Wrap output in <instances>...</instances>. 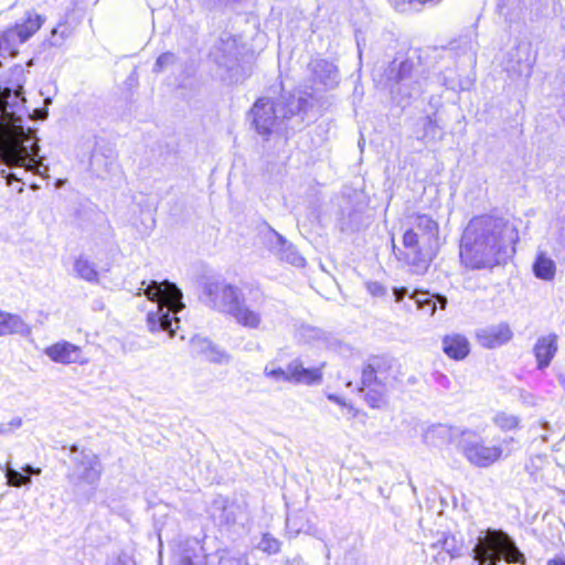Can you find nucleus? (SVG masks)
<instances>
[{
    "label": "nucleus",
    "instance_id": "1",
    "mask_svg": "<svg viewBox=\"0 0 565 565\" xmlns=\"http://www.w3.org/2000/svg\"><path fill=\"white\" fill-rule=\"evenodd\" d=\"M516 228L502 217L476 216L466 226L460 244V260L472 270L491 269L513 253Z\"/></svg>",
    "mask_w": 565,
    "mask_h": 565
},
{
    "label": "nucleus",
    "instance_id": "2",
    "mask_svg": "<svg viewBox=\"0 0 565 565\" xmlns=\"http://www.w3.org/2000/svg\"><path fill=\"white\" fill-rule=\"evenodd\" d=\"M24 102L22 89L0 88V110L8 117L10 125V139L3 147V154L10 164L25 167L40 173L43 158L39 154L35 129L25 127L22 117L17 115V110Z\"/></svg>",
    "mask_w": 565,
    "mask_h": 565
},
{
    "label": "nucleus",
    "instance_id": "3",
    "mask_svg": "<svg viewBox=\"0 0 565 565\" xmlns=\"http://www.w3.org/2000/svg\"><path fill=\"white\" fill-rule=\"evenodd\" d=\"M411 220L412 226L403 235L405 250L398 252L414 274L423 275L436 256L439 226L426 214H416Z\"/></svg>",
    "mask_w": 565,
    "mask_h": 565
},
{
    "label": "nucleus",
    "instance_id": "4",
    "mask_svg": "<svg viewBox=\"0 0 565 565\" xmlns=\"http://www.w3.org/2000/svg\"><path fill=\"white\" fill-rule=\"evenodd\" d=\"M374 81L405 97L420 95L427 85L426 70L416 51L397 55L386 67L375 70Z\"/></svg>",
    "mask_w": 565,
    "mask_h": 565
},
{
    "label": "nucleus",
    "instance_id": "5",
    "mask_svg": "<svg viewBox=\"0 0 565 565\" xmlns=\"http://www.w3.org/2000/svg\"><path fill=\"white\" fill-rule=\"evenodd\" d=\"M145 296L157 303V310L148 312L147 327L150 332L166 331L172 338L179 329L180 320L171 318L170 313H178L184 308L182 291L178 286L168 280H151L143 290Z\"/></svg>",
    "mask_w": 565,
    "mask_h": 565
},
{
    "label": "nucleus",
    "instance_id": "6",
    "mask_svg": "<svg viewBox=\"0 0 565 565\" xmlns=\"http://www.w3.org/2000/svg\"><path fill=\"white\" fill-rule=\"evenodd\" d=\"M308 105L309 99L302 96L290 95L288 98L281 97L277 102L269 98H259L255 102L249 114L256 131L264 137H268L273 132L281 130L287 119L297 113L306 111Z\"/></svg>",
    "mask_w": 565,
    "mask_h": 565
},
{
    "label": "nucleus",
    "instance_id": "7",
    "mask_svg": "<svg viewBox=\"0 0 565 565\" xmlns=\"http://www.w3.org/2000/svg\"><path fill=\"white\" fill-rule=\"evenodd\" d=\"M472 553L478 565H498L501 559L508 563H525V556L515 542L501 530H489L484 537H479Z\"/></svg>",
    "mask_w": 565,
    "mask_h": 565
},
{
    "label": "nucleus",
    "instance_id": "8",
    "mask_svg": "<svg viewBox=\"0 0 565 565\" xmlns=\"http://www.w3.org/2000/svg\"><path fill=\"white\" fill-rule=\"evenodd\" d=\"M307 369L303 366L301 360L295 359L288 363L286 370L276 366L270 362L264 369V375L275 382H289L295 384L316 385L322 382V367Z\"/></svg>",
    "mask_w": 565,
    "mask_h": 565
},
{
    "label": "nucleus",
    "instance_id": "9",
    "mask_svg": "<svg viewBox=\"0 0 565 565\" xmlns=\"http://www.w3.org/2000/svg\"><path fill=\"white\" fill-rule=\"evenodd\" d=\"M458 447L466 459L477 467H489L502 455L499 446H486L481 438L473 431L465 430L458 440Z\"/></svg>",
    "mask_w": 565,
    "mask_h": 565
},
{
    "label": "nucleus",
    "instance_id": "10",
    "mask_svg": "<svg viewBox=\"0 0 565 565\" xmlns=\"http://www.w3.org/2000/svg\"><path fill=\"white\" fill-rule=\"evenodd\" d=\"M241 290L223 280H210L203 287V300L206 306L231 315L242 300Z\"/></svg>",
    "mask_w": 565,
    "mask_h": 565
},
{
    "label": "nucleus",
    "instance_id": "11",
    "mask_svg": "<svg viewBox=\"0 0 565 565\" xmlns=\"http://www.w3.org/2000/svg\"><path fill=\"white\" fill-rule=\"evenodd\" d=\"M71 457L74 463V477L79 483L96 484L103 472L99 457L92 450H78L76 445L71 448Z\"/></svg>",
    "mask_w": 565,
    "mask_h": 565
},
{
    "label": "nucleus",
    "instance_id": "12",
    "mask_svg": "<svg viewBox=\"0 0 565 565\" xmlns=\"http://www.w3.org/2000/svg\"><path fill=\"white\" fill-rule=\"evenodd\" d=\"M310 81L315 85L333 88L339 83V70L331 62L322 57H315L308 64Z\"/></svg>",
    "mask_w": 565,
    "mask_h": 565
},
{
    "label": "nucleus",
    "instance_id": "13",
    "mask_svg": "<svg viewBox=\"0 0 565 565\" xmlns=\"http://www.w3.org/2000/svg\"><path fill=\"white\" fill-rule=\"evenodd\" d=\"M44 353L53 362L60 364L78 363L83 365L87 363V359L83 356L82 348L65 340L45 348Z\"/></svg>",
    "mask_w": 565,
    "mask_h": 565
},
{
    "label": "nucleus",
    "instance_id": "14",
    "mask_svg": "<svg viewBox=\"0 0 565 565\" xmlns=\"http://www.w3.org/2000/svg\"><path fill=\"white\" fill-rule=\"evenodd\" d=\"M476 335L481 347L494 349L508 343L512 339L513 332L508 323L502 322L479 329Z\"/></svg>",
    "mask_w": 565,
    "mask_h": 565
},
{
    "label": "nucleus",
    "instance_id": "15",
    "mask_svg": "<svg viewBox=\"0 0 565 565\" xmlns=\"http://www.w3.org/2000/svg\"><path fill=\"white\" fill-rule=\"evenodd\" d=\"M190 349L193 355L202 356L212 363L226 364L231 360L227 352L220 349L206 338L193 337L190 340Z\"/></svg>",
    "mask_w": 565,
    "mask_h": 565
},
{
    "label": "nucleus",
    "instance_id": "16",
    "mask_svg": "<svg viewBox=\"0 0 565 565\" xmlns=\"http://www.w3.org/2000/svg\"><path fill=\"white\" fill-rule=\"evenodd\" d=\"M269 249L280 259L297 266H305V258L297 252V249L287 242V239L277 233L276 231H271V238L269 241Z\"/></svg>",
    "mask_w": 565,
    "mask_h": 565
},
{
    "label": "nucleus",
    "instance_id": "17",
    "mask_svg": "<svg viewBox=\"0 0 565 565\" xmlns=\"http://www.w3.org/2000/svg\"><path fill=\"white\" fill-rule=\"evenodd\" d=\"M557 340L558 337L555 333H550L537 339L533 348L537 369L544 370L551 364L558 350Z\"/></svg>",
    "mask_w": 565,
    "mask_h": 565
},
{
    "label": "nucleus",
    "instance_id": "18",
    "mask_svg": "<svg viewBox=\"0 0 565 565\" xmlns=\"http://www.w3.org/2000/svg\"><path fill=\"white\" fill-rule=\"evenodd\" d=\"M462 431L458 428L447 426L444 424L434 425L428 428L424 435V443L434 447H441L444 445L459 440Z\"/></svg>",
    "mask_w": 565,
    "mask_h": 565
},
{
    "label": "nucleus",
    "instance_id": "19",
    "mask_svg": "<svg viewBox=\"0 0 565 565\" xmlns=\"http://www.w3.org/2000/svg\"><path fill=\"white\" fill-rule=\"evenodd\" d=\"M441 342L444 353L452 360H463L470 352V343L462 334H447Z\"/></svg>",
    "mask_w": 565,
    "mask_h": 565
},
{
    "label": "nucleus",
    "instance_id": "20",
    "mask_svg": "<svg viewBox=\"0 0 565 565\" xmlns=\"http://www.w3.org/2000/svg\"><path fill=\"white\" fill-rule=\"evenodd\" d=\"M443 127L439 125L437 111L420 117L416 122L415 134L419 140L441 139Z\"/></svg>",
    "mask_w": 565,
    "mask_h": 565
},
{
    "label": "nucleus",
    "instance_id": "21",
    "mask_svg": "<svg viewBox=\"0 0 565 565\" xmlns=\"http://www.w3.org/2000/svg\"><path fill=\"white\" fill-rule=\"evenodd\" d=\"M231 316L236 320L238 324L248 329H258L263 321L260 312L249 308L247 305H245L243 299L233 310Z\"/></svg>",
    "mask_w": 565,
    "mask_h": 565
},
{
    "label": "nucleus",
    "instance_id": "22",
    "mask_svg": "<svg viewBox=\"0 0 565 565\" xmlns=\"http://www.w3.org/2000/svg\"><path fill=\"white\" fill-rule=\"evenodd\" d=\"M417 305V308L422 311L427 312L429 316H434L437 309V302L440 305L441 309H445L447 305V298L445 296H433L426 291L416 290L411 295Z\"/></svg>",
    "mask_w": 565,
    "mask_h": 565
},
{
    "label": "nucleus",
    "instance_id": "23",
    "mask_svg": "<svg viewBox=\"0 0 565 565\" xmlns=\"http://www.w3.org/2000/svg\"><path fill=\"white\" fill-rule=\"evenodd\" d=\"M28 331L26 323L17 315L0 311V337Z\"/></svg>",
    "mask_w": 565,
    "mask_h": 565
},
{
    "label": "nucleus",
    "instance_id": "24",
    "mask_svg": "<svg viewBox=\"0 0 565 565\" xmlns=\"http://www.w3.org/2000/svg\"><path fill=\"white\" fill-rule=\"evenodd\" d=\"M298 335L302 341L317 345H327L331 339L329 332L310 324L300 326Z\"/></svg>",
    "mask_w": 565,
    "mask_h": 565
},
{
    "label": "nucleus",
    "instance_id": "25",
    "mask_svg": "<svg viewBox=\"0 0 565 565\" xmlns=\"http://www.w3.org/2000/svg\"><path fill=\"white\" fill-rule=\"evenodd\" d=\"M41 473L40 468H34L26 465L22 468V471L15 470L11 467L6 469V478L8 483L12 487H21L31 483V476H39Z\"/></svg>",
    "mask_w": 565,
    "mask_h": 565
},
{
    "label": "nucleus",
    "instance_id": "26",
    "mask_svg": "<svg viewBox=\"0 0 565 565\" xmlns=\"http://www.w3.org/2000/svg\"><path fill=\"white\" fill-rule=\"evenodd\" d=\"M43 21L44 19L40 14L29 12L22 24H17L11 29L19 34L21 43H24L41 28Z\"/></svg>",
    "mask_w": 565,
    "mask_h": 565
},
{
    "label": "nucleus",
    "instance_id": "27",
    "mask_svg": "<svg viewBox=\"0 0 565 565\" xmlns=\"http://www.w3.org/2000/svg\"><path fill=\"white\" fill-rule=\"evenodd\" d=\"M0 52L2 57H14L18 54V47L21 43L19 34L12 29L6 30L0 34Z\"/></svg>",
    "mask_w": 565,
    "mask_h": 565
},
{
    "label": "nucleus",
    "instance_id": "28",
    "mask_svg": "<svg viewBox=\"0 0 565 565\" xmlns=\"http://www.w3.org/2000/svg\"><path fill=\"white\" fill-rule=\"evenodd\" d=\"M74 270L77 276L88 282H98L96 266L89 259L79 256L74 263Z\"/></svg>",
    "mask_w": 565,
    "mask_h": 565
},
{
    "label": "nucleus",
    "instance_id": "29",
    "mask_svg": "<svg viewBox=\"0 0 565 565\" xmlns=\"http://www.w3.org/2000/svg\"><path fill=\"white\" fill-rule=\"evenodd\" d=\"M555 263L544 254H540L533 265L534 275L544 280L553 279L555 276Z\"/></svg>",
    "mask_w": 565,
    "mask_h": 565
},
{
    "label": "nucleus",
    "instance_id": "30",
    "mask_svg": "<svg viewBox=\"0 0 565 565\" xmlns=\"http://www.w3.org/2000/svg\"><path fill=\"white\" fill-rule=\"evenodd\" d=\"M367 364L374 371L377 383L387 385L391 370L390 361L382 356H372L369 359Z\"/></svg>",
    "mask_w": 565,
    "mask_h": 565
},
{
    "label": "nucleus",
    "instance_id": "31",
    "mask_svg": "<svg viewBox=\"0 0 565 565\" xmlns=\"http://www.w3.org/2000/svg\"><path fill=\"white\" fill-rule=\"evenodd\" d=\"M365 401L372 408H381L386 404L387 385L377 383L376 386L364 387Z\"/></svg>",
    "mask_w": 565,
    "mask_h": 565
},
{
    "label": "nucleus",
    "instance_id": "32",
    "mask_svg": "<svg viewBox=\"0 0 565 565\" xmlns=\"http://www.w3.org/2000/svg\"><path fill=\"white\" fill-rule=\"evenodd\" d=\"M25 83V71L22 65H15L10 71V78L7 82V85L4 87H8V89H22Z\"/></svg>",
    "mask_w": 565,
    "mask_h": 565
},
{
    "label": "nucleus",
    "instance_id": "33",
    "mask_svg": "<svg viewBox=\"0 0 565 565\" xmlns=\"http://www.w3.org/2000/svg\"><path fill=\"white\" fill-rule=\"evenodd\" d=\"M493 423L502 430H512L520 424V418L515 415L500 412L493 417Z\"/></svg>",
    "mask_w": 565,
    "mask_h": 565
},
{
    "label": "nucleus",
    "instance_id": "34",
    "mask_svg": "<svg viewBox=\"0 0 565 565\" xmlns=\"http://www.w3.org/2000/svg\"><path fill=\"white\" fill-rule=\"evenodd\" d=\"M532 63L529 60L519 57L515 64L508 66V71L519 77L527 79L532 74Z\"/></svg>",
    "mask_w": 565,
    "mask_h": 565
},
{
    "label": "nucleus",
    "instance_id": "35",
    "mask_svg": "<svg viewBox=\"0 0 565 565\" xmlns=\"http://www.w3.org/2000/svg\"><path fill=\"white\" fill-rule=\"evenodd\" d=\"M218 565H249L244 554L223 551L220 555Z\"/></svg>",
    "mask_w": 565,
    "mask_h": 565
},
{
    "label": "nucleus",
    "instance_id": "36",
    "mask_svg": "<svg viewBox=\"0 0 565 565\" xmlns=\"http://www.w3.org/2000/svg\"><path fill=\"white\" fill-rule=\"evenodd\" d=\"M443 550L447 552L450 557L455 558L460 555L461 544L457 542L454 535L443 533Z\"/></svg>",
    "mask_w": 565,
    "mask_h": 565
},
{
    "label": "nucleus",
    "instance_id": "37",
    "mask_svg": "<svg viewBox=\"0 0 565 565\" xmlns=\"http://www.w3.org/2000/svg\"><path fill=\"white\" fill-rule=\"evenodd\" d=\"M258 547L265 553L276 554L280 550V542L277 539L270 536L269 534H264L258 544Z\"/></svg>",
    "mask_w": 565,
    "mask_h": 565
},
{
    "label": "nucleus",
    "instance_id": "38",
    "mask_svg": "<svg viewBox=\"0 0 565 565\" xmlns=\"http://www.w3.org/2000/svg\"><path fill=\"white\" fill-rule=\"evenodd\" d=\"M175 55L170 52L162 53L153 65V72L161 73L163 72L168 66L175 63Z\"/></svg>",
    "mask_w": 565,
    "mask_h": 565
},
{
    "label": "nucleus",
    "instance_id": "39",
    "mask_svg": "<svg viewBox=\"0 0 565 565\" xmlns=\"http://www.w3.org/2000/svg\"><path fill=\"white\" fill-rule=\"evenodd\" d=\"M361 384H362V387H360L361 392L364 391V387L376 386V384H377V377H376L374 371L370 367V365L367 363L362 370Z\"/></svg>",
    "mask_w": 565,
    "mask_h": 565
},
{
    "label": "nucleus",
    "instance_id": "40",
    "mask_svg": "<svg viewBox=\"0 0 565 565\" xmlns=\"http://www.w3.org/2000/svg\"><path fill=\"white\" fill-rule=\"evenodd\" d=\"M396 10L405 11L407 6H412L417 2L419 4H436L439 0H388Z\"/></svg>",
    "mask_w": 565,
    "mask_h": 565
},
{
    "label": "nucleus",
    "instance_id": "41",
    "mask_svg": "<svg viewBox=\"0 0 565 565\" xmlns=\"http://www.w3.org/2000/svg\"><path fill=\"white\" fill-rule=\"evenodd\" d=\"M365 288L373 297H384L387 294L386 287L379 281H366Z\"/></svg>",
    "mask_w": 565,
    "mask_h": 565
},
{
    "label": "nucleus",
    "instance_id": "42",
    "mask_svg": "<svg viewBox=\"0 0 565 565\" xmlns=\"http://www.w3.org/2000/svg\"><path fill=\"white\" fill-rule=\"evenodd\" d=\"M407 294H408V290L405 287L393 289V295H394L396 302H401Z\"/></svg>",
    "mask_w": 565,
    "mask_h": 565
},
{
    "label": "nucleus",
    "instance_id": "43",
    "mask_svg": "<svg viewBox=\"0 0 565 565\" xmlns=\"http://www.w3.org/2000/svg\"><path fill=\"white\" fill-rule=\"evenodd\" d=\"M179 564L180 565H195V563L192 561V558L189 554L181 555Z\"/></svg>",
    "mask_w": 565,
    "mask_h": 565
},
{
    "label": "nucleus",
    "instance_id": "44",
    "mask_svg": "<svg viewBox=\"0 0 565 565\" xmlns=\"http://www.w3.org/2000/svg\"><path fill=\"white\" fill-rule=\"evenodd\" d=\"M328 399L333 402V403H337L339 405L345 406L344 401L341 397H339V396H337L334 394H329L328 395Z\"/></svg>",
    "mask_w": 565,
    "mask_h": 565
},
{
    "label": "nucleus",
    "instance_id": "45",
    "mask_svg": "<svg viewBox=\"0 0 565 565\" xmlns=\"http://www.w3.org/2000/svg\"><path fill=\"white\" fill-rule=\"evenodd\" d=\"M113 565H134L127 557L119 556Z\"/></svg>",
    "mask_w": 565,
    "mask_h": 565
},
{
    "label": "nucleus",
    "instance_id": "46",
    "mask_svg": "<svg viewBox=\"0 0 565 565\" xmlns=\"http://www.w3.org/2000/svg\"><path fill=\"white\" fill-rule=\"evenodd\" d=\"M547 565H565V559L563 557H555L548 561Z\"/></svg>",
    "mask_w": 565,
    "mask_h": 565
},
{
    "label": "nucleus",
    "instance_id": "47",
    "mask_svg": "<svg viewBox=\"0 0 565 565\" xmlns=\"http://www.w3.org/2000/svg\"><path fill=\"white\" fill-rule=\"evenodd\" d=\"M100 161H102V157L99 154H97V153L93 154V157H92V166L93 167H98Z\"/></svg>",
    "mask_w": 565,
    "mask_h": 565
},
{
    "label": "nucleus",
    "instance_id": "48",
    "mask_svg": "<svg viewBox=\"0 0 565 565\" xmlns=\"http://www.w3.org/2000/svg\"><path fill=\"white\" fill-rule=\"evenodd\" d=\"M57 31H58V30L55 28V29H53V30H52V33H51V34H52L51 44H52V45H55V46H57V45H60V44H61L60 42H57V41H55V40H54L55 35L57 34Z\"/></svg>",
    "mask_w": 565,
    "mask_h": 565
},
{
    "label": "nucleus",
    "instance_id": "49",
    "mask_svg": "<svg viewBox=\"0 0 565 565\" xmlns=\"http://www.w3.org/2000/svg\"><path fill=\"white\" fill-rule=\"evenodd\" d=\"M433 548H441L443 550V536L438 539L436 542L431 544Z\"/></svg>",
    "mask_w": 565,
    "mask_h": 565
},
{
    "label": "nucleus",
    "instance_id": "50",
    "mask_svg": "<svg viewBox=\"0 0 565 565\" xmlns=\"http://www.w3.org/2000/svg\"><path fill=\"white\" fill-rule=\"evenodd\" d=\"M67 36H68V32H66V30L61 32L62 40L66 39Z\"/></svg>",
    "mask_w": 565,
    "mask_h": 565
},
{
    "label": "nucleus",
    "instance_id": "51",
    "mask_svg": "<svg viewBox=\"0 0 565 565\" xmlns=\"http://www.w3.org/2000/svg\"><path fill=\"white\" fill-rule=\"evenodd\" d=\"M142 286H148L149 284H146V281H142L141 282ZM147 287L145 288H140V290H142V294L145 295L143 290L146 289ZM138 295H141V291H138Z\"/></svg>",
    "mask_w": 565,
    "mask_h": 565
},
{
    "label": "nucleus",
    "instance_id": "52",
    "mask_svg": "<svg viewBox=\"0 0 565 565\" xmlns=\"http://www.w3.org/2000/svg\"><path fill=\"white\" fill-rule=\"evenodd\" d=\"M542 427H543L544 429H550V424H548L547 422H544V423L542 424Z\"/></svg>",
    "mask_w": 565,
    "mask_h": 565
},
{
    "label": "nucleus",
    "instance_id": "53",
    "mask_svg": "<svg viewBox=\"0 0 565 565\" xmlns=\"http://www.w3.org/2000/svg\"><path fill=\"white\" fill-rule=\"evenodd\" d=\"M7 178H8V183L9 184L11 183L12 179H17L13 174L8 175Z\"/></svg>",
    "mask_w": 565,
    "mask_h": 565
},
{
    "label": "nucleus",
    "instance_id": "54",
    "mask_svg": "<svg viewBox=\"0 0 565 565\" xmlns=\"http://www.w3.org/2000/svg\"><path fill=\"white\" fill-rule=\"evenodd\" d=\"M498 7H499V8H502V7H503V0H499Z\"/></svg>",
    "mask_w": 565,
    "mask_h": 565
},
{
    "label": "nucleus",
    "instance_id": "55",
    "mask_svg": "<svg viewBox=\"0 0 565 565\" xmlns=\"http://www.w3.org/2000/svg\"><path fill=\"white\" fill-rule=\"evenodd\" d=\"M109 169L108 163H105V170L107 171Z\"/></svg>",
    "mask_w": 565,
    "mask_h": 565
},
{
    "label": "nucleus",
    "instance_id": "56",
    "mask_svg": "<svg viewBox=\"0 0 565 565\" xmlns=\"http://www.w3.org/2000/svg\"><path fill=\"white\" fill-rule=\"evenodd\" d=\"M347 386H348V387H351V386H352V382H349V383L347 384Z\"/></svg>",
    "mask_w": 565,
    "mask_h": 565
},
{
    "label": "nucleus",
    "instance_id": "57",
    "mask_svg": "<svg viewBox=\"0 0 565 565\" xmlns=\"http://www.w3.org/2000/svg\"><path fill=\"white\" fill-rule=\"evenodd\" d=\"M3 172H4V170H1V171H0V173H3Z\"/></svg>",
    "mask_w": 565,
    "mask_h": 565
}]
</instances>
